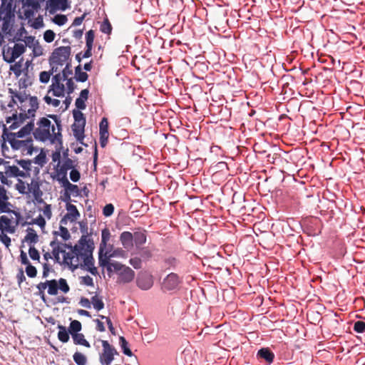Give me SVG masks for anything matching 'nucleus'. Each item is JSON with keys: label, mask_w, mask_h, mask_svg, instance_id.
<instances>
[{"label": "nucleus", "mask_w": 365, "mask_h": 365, "mask_svg": "<svg viewBox=\"0 0 365 365\" xmlns=\"http://www.w3.org/2000/svg\"><path fill=\"white\" fill-rule=\"evenodd\" d=\"M90 242H93V240L87 239L86 235H82L78 244L72 247L71 252L65 253L63 264L68 266L72 271L78 269L80 264V259L83 258L86 253V248L88 247Z\"/></svg>", "instance_id": "nucleus-1"}, {"label": "nucleus", "mask_w": 365, "mask_h": 365, "mask_svg": "<svg viewBox=\"0 0 365 365\" xmlns=\"http://www.w3.org/2000/svg\"><path fill=\"white\" fill-rule=\"evenodd\" d=\"M71 53L70 46H60L55 48L49 57V64H57L62 66L69 58Z\"/></svg>", "instance_id": "nucleus-2"}, {"label": "nucleus", "mask_w": 365, "mask_h": 365, "mask_svg": "<svg viewBox=\"0 0 365 365\" xmlns=\"http://www.w3.org/2000/svg\"><path fill=\"white\" fill-rule=\"evenodd\" d=\"M94 248V242H90V245L86 248V253L82 258L83 264H80L79 266L81 268H86L91 274L96 275L98 270L94 266V258L93 257Z\"/></svg>", "instance_id": "nucleus-3"}, {"label": "nucleus", "mask_w": 365, "mask_h": 365, "mask_svg": "<svg viewBox=\"0 0 365 365\" xmlns=\"http://www.w3.org/2000/svg\"><path fill=\"white\" fill-rule=\"evenodd\" d=\"M103 353L100 354L99 360L101 365H110L115 355H118L117 350L111 346L108 341L102 340Z\"/></svg>", "instance_id": "nucleus-4"}, {"label": "nucleus", "mask_w": 365, "mask_h": 365, "mask_svg": "<svg viewBox=\"0 0 365 365\" xmlns=\"http://www.w3.org/2000/svg\"><path fill=\"white\" fill-rule=\"evenodd\" d=\"M73 168V161L70 158L65 159L61 165L59 164V166L57 165L56 172L58 181L63 183L68 180L67 178V172L68 170H72Z\"/></svg>", "instance_id": "nucleus-5"}, {"label": "nucleus", "mask_w": 365, "mask_h": 365, "mask_svg": "<svg viewBox=\"0 0 365 365\" xmlns=\"http://www.w3.org/2000/svg\"><path fill=\"white\" fill-rule=\"evenodd\" d=\"M113 245H109L107 250L98 255L99 265H105L108 264L107 259H110L112 257H123L124 251L118 248L112 251Z\"/></svg>", "instance_id": "nucleus-6"}, {"label": "nucleus", "mask_w": 365, "mask_h": 365, "mask_svg": "<svg viewBox=\"0 0 365 365\" xmlns=\"http://www.w3.org/2000/svg\"><path fill=\"white\" fill-rule=\"evenodd\" d=\"M63 81V76L61 73H56L52 78V84L51 85V90L53 91V95L56 97H63L65 92V86L61 81Z\"/></svg>", "instance_id": "nucleus-7"}, {"label": "nucleus", "mask_w": 365, "mask_h": 365, "mask_svg": "<svg viewBox=\"0 0 365 365\" xmlns=\"http://www.w3.org/2000/svg\"><path fill=\"white\" fill-rule=\"evenodd\" d=\"M11 14V4L7 0H1L0 7V21L3 20L2 29L6 31L9 27V19Z\"/></svg>", "instance_id": "nucleus-8"}, {"label": "nucleus", "mask_w": 365, "mask_h": 365, "mask_svg": "<svg viewBox=\"0 0 365 365\" xmlns=\"http://www.w3.org/2000/svg\"><path fill=\"white\" fill-rule=\"evenodd\" d=\"M180 282L178 275L175 273L169 274L163 282V289L172 291L177 289Z\"/></svg>", "instance_id": "nucleus-9"}, {"label": "nucleus", "mask_w": 365, "mask_h": 365, "mask_svg": "<svg viewBox=\"0 0 365 365\" xmlns=\"http://www.w3.org/2000/svg\"><path fill=\"white\" fill-rule=\"evenodd\" d=\"M135 272L130 267L124 266L122 270L118 273V282L126 284L134 279Z\"/></svg>", "instance_id": "nucleus-10"}, {"label": "nucleus", "mask_w": 365, "mask_h": 365, "mask_svg": "<svg viewBox=\"0 0 365 365\" xmlns=\"http://www.w3.org/2000/svg\"><path fill=\"white\" fill-rule=\"evenodd\" d=\"M136 283L137 286L140 289L143 290H148L152 287L153 281L150 275L143 274L138 277Z\"/></svg>", "instance_id": "nucleus-11"}, {"label": "nucleus", "mask_w": 365, "mask_h": 365, "mask_svg": "<svg viewBox=\"0 0 365 365\" xmlns=\"http://www.w3.org/2000/svg\"><path fill=\"white\" fill-rule=\"evenodd\" d=\"M257 357L265 361L267 364H271L274 359V354L269 347H263L258 350Z\"/></svg>", "instance_id": "nucleus-12"}, {"label": "nucleus", "mask_w": 365, "mask_h": 365, "mask_svg": "<svg viewBox=\"0 0 365 365\" xmlns=\"http://www.w3.org/2000/svg\"><path fill=\"white\" fill-rule=\"evenodd\" d=\"M49 13L53 14L57 10L65 11L68 7L67 0H48Z\"/></svg>", "instance_id": "nucleus-13"}, {"label": "nucleus", "mask_w": 365, "mask_h": 365, "mask_svg": "<svg viewBox=\"0 0 365 365\" xmlns=\"http://www.w3.org/2000/svg\"><path fill=\"white\" fill-rule=\"evenodd\" d=\"M120 241L125 250H130L133 247V234L128 231L123 232L120 235Z\"/></svg>", "instance_id": "nucleus-14"}, {"label": "nucleus", "mask_w": 365, "mask_h": 365, "mask_svg": "<svg viewBox=\"0 0 365 365\" xmlns=\"http://www.w3.org/2000/svg\"><path fill=\"white\" fill-rule=\"evenodd\" d=\"M26 51V46L22 43H15L13 48H11V55L9 61H15Z\"/></svg>", "instance_id": "nucleus-15"}, {"label": "nucleus", "mask_w": 365, "mask_h": 365, "mask_svg": "<svg viewBox=\"0 0 365 365\" xmlns=\"http://www.w3.org/2000/svg\"><path fill=\"white\" fill-rule=\"evenodd\" d=\"M110 237V232L108 228H104L101 232V242L99 246L98 255L108 249L107 242Z\"/></svg>", "instance_id": "nucleus-16"}, {"label": "nucleus", "mask_w": 365, "mask_h": 365, "mask_svg": "<svg viewBox=\"0 0 365 365\" xmlns=\"http://www.w3.org/2000/svg\"><path fill=\"white\" fill-rule=\"evenodd\" d=\"M146 235L145 230H140L133 233V244L137 249H140L141 246L146 242Z\"/></svg>", "instance_id": "nucleus-17"}, {"label": "nucleus", "mask_w": 365, "mask_h": 365, "mask_svg": "<svg viewBox=\"0 0 365 365\" xmlns=\"http://www.w3.org/2000/svg\"><path fill=\"white\" fill-rule=\"evenodd\" d=\"M71 129L73 133L74 137L76 138V140L78 141L80 143L86 145L83 143V139L85 138L84 131L85 128L83 125H77L73 124L71 125Z\"/></svg>", "instance_id": "nucleus-18"}, {"label": "nucleus", "mask_w": 365, "mask_h": 365, "mask_svg": "<svg viewBox=\"0 0 365 365\" xmlns=\"http://www.w3.org/2000/svg\"><path fill=\"white\" fill-rule=\"evenodd\" d=\"M0 222L2 225V229L0 230L1 232H6L9 233H14L15 232V227L11 225V220L6 215L0 217Z\"/></svg>", "instance_id": "nucleus-19"}, {"label": "nucleus", "mask_w": 365, "mask_h": 365, "mask_svg": "<svg viewBox=\"0 0 365 365\" xmlns=\"http://www.w3.org/2000/svg\"><path fill=\"white\" fill-rule=\"evenodd\" d=\"M33 142L31 138H29L25 140H16V138H11L9 140V144L13 150H17L22 148H25L29 144H31Z\"/></svg>", "instance_id": "nucleus-20"}, {"label": "nucleus", "mask_w": 365, "mask_h": 365, "mask_svg": "<svg viewBox=\"0 0 365 365\" xmlns=\"http://www.w3.org/2000/svg\"><path fill=\"white\" fill-rule=\"evenodd\" d=\"M66 210L68 212L66 215V218H71V222H75L80 217V212L77 210V207L71 203H68L66 205Z\"/></svg>", "instance_id": "nucleus-21"}, {"label": "nucleus", "mask_w": 365, "mask_h": 365, "mask_svg": "<svg viewBox=\"0 0 365 365\" xmlns=\"http://www.w3.org/2000/svg\"><path fill=\"white\" fill-rule=\"evenodd\" d=\"M34 136L36 140L44 142L51 137L50 130L36 128L34 132Z\"/></svg>", "instance_id": "nucleus-22"}, {"label": "nucleus", "mask_w": 365, "mask_h": 365, "mask_svg": "<svg viewBox=\"0 0 365 365\" xmlns=\"http://www.w3.org/2000/svg\"><path fill=\"white\" fill-rule=\"evenodd\" d=\"M26 232L27 234L24 239V242H26L29 245L36 244L38 240V236L36 231L31 227H28Z\"/></svg>", "instance_id": "nucleus-23"}, {"label": "nucleus", "mask_w": 365, "mask_h": 365, "mask_svg": "<svg viewBox=\"0 0 365 365\" xmlns=\"http://www.w3.org/2000/svg\"><path fill=\"white\" fill-rule=\"evenodd\" d=\"M34 123L33 121L28 123L24 127H22L18 132H16L17 138H21L29 135L34 130Z\"/></svg>", "instance_id": "nucleus-24"}, {"label": "nucleus", "mask_w": 365, "mask_h": 365, "mask_svg": "<svg viewBox=\"0 0 365 365\" xmlns=\"http://www.w3.org/2000/svg\"><path fill=\"white\" fill-rule=\"evenodd\" d=\"M58 329H59L58 333V339L63 343H66L69 340V331H67L66 328L63 325L58 324Z\"/></svg>", "instance_id": "nucleus-25"}, {"label": "nucleus", "mask_w": 365, "mask_h": 365, "mask_svg": "<svg viewBox=\"0 0 365 365\" xmlns=\"http://www.w3.org/2000/svg\"><path fill=\"white\" fill-rule=\"evenodd\" d=\"M71 336L75 344L82 345L88 348L91 346L89 342L85 339V336L83 334L77 333Z\"/></svg>", "instance_id": "nucleus-26"}, {"label": "nucleus", "mask_w": 365, "mask_h": 365, "mask_svg": "<svg viewBox=\"0 0 365 365\" xmlns=\"http://www.w3.org/2000/svg\"><path fill=\"white\" fill-rule=\"evenodd\" d=\"M29 105L31 108L28 110V114L34 117L36 111L38 109V101L36 96H29Z\"/></svg>", "instance_id": "nucleus-27"}, {"label": "nucleus", "mask_w": 365, "mask_h": 365, "mask_svg": "<svg viewBox=\"0 0 365 365\" xmlns=\"http://www.w3.org/2000/svg\"><path fill=\"white\" fill-rule=\"evenodd\" d=\"M75 78L78 82H86L88 78L87 73L82 71L81 65L75 68Z\"/></svg>", "instance_id": "nucleus-28"}, {"label": "nucleus", "mask_w": 365, "mask_h": 365, "mask_svg": "<svg viewBox=\"0 0 365 365\" xmlns=\"http://www.w3.org/2000/svg\"><path fill=\"white\" fill-rule=\"evenodd\" d=\"M61 184L62 186L65 187L66 190L69 192L71 194H73L75 196H78L80 195V190L78 185L71 184L68 180H66L65 182Z\"/></svg>", "instance_id": "nucleus-29"}, {"label": "nucleus", "mask_w": 365, "mask_h": 365, "mask_svg": "<svg viewBox=\"0 0 365 365\" xmlns=\"http://www.w3.org/2000/svg\"><path fill=\"white\" fill-rule=\"evenodd\" d=\"M3 139H4V142L1 145L2 146V149L4 150V148H6V145L5 144V140L6 139L8 140V142L9 143V140L11 139V138H17V134L16 133H13V132H9L8 131V128H6V126L5 125H3Z\"/></svg>", "instance_id": "nucleus-30"}, {"label": "nucleus", "mask_w": 365, "mask_h": 365, "mask_svg": "<svg viewBox=\"0 0 365 365\" xmlns=\"http://www.w3.org/2000/svg\"><path fill=\"white\" fill-rule=\"evenodd\" d=\"M48 294L50 295H56L58 290V280H47Z\"/></svg>", "instance_id": "nucleus-31"}, {"label": "nucleus", "mask_w": 365, "mask_h": 365, "mask_svg": "<svg viewBox=\"0 0 365 365\" xmlns=\"http://www.w3.org/2000/svg\"><path fill=\"white\" fill-rule=\"evenodd\" d=\"M119 344H120V348L122 349V351L125 355H126L128 356H131L133 355V353L128 346V342L125 339V337H123V336L119 337Z\"/></svg>", "instance_id": "nucleus-32"}, {"label": "nucleus", "mask_w": 365, "mask_h": 365, "mask_svg": "<svg viewBox=\"0 0 365 365\" xmlns=\"http://www.w3.org/2000/svg\"><path fill=\"white\" fill-rule=\"evenodd\" d=\"M27 190L29 193L31 192L33 195L38 194V192L41 191L39 182L37 180L32 179L31 184H27Z\"/></svg>", "instance_id": "nucleus-33"}, {"label": "nucleus", "mask_w": 365, "mask_h": 365, "mask_svg": "<svg viewBox=\"0 0 365 365\" xmlns=\"http://www.w3.org/2000/svg\"><path fill=\"white\" fill-rule=\"evenodd\" d=\"M47 280L44 282H40L36 285V288L38 289V292L36 293V295L39 296L40 298L46 302V294H45V289L47 287Z\"/></svg>", "instance_id": "nucleus-34"}, {"label": "nucleus", "mask_w": 365, "mask_h": 365, "mask_svg": "<svg viewBox=\"0 0 365 365\" xmlns=\"http://www.w3.org/2000/svg\"><path fill=\"white\" fill-rule=\"evenodd\" d=\"M82 326L79 321L73 320L70 323L68 327L69 333L73 335L78 333L81 330Z\"/></svg>", "instance_id": "nucleus-35"}, {"label": "nucleus", "mask_w": 365, "mask_h": 365, "mask_svg": "<svg viewBox=\"0 0 365 365\" xmlns=\"http://www.w3.org/2000/svg\"><path fill=\"white\" fill-rule=\"evenodd\" d=\"M73 361L77 365H86L87 363L86 356L82 353L76 351L73 356Z\"/></svg>", "instance_id": "nucleus-36"}, {"label": "nucleus", "mask_w": 365, "mask_h": 365, "mask_svg": "<svg viewBox=\"0 0 365 365\" xmlns=\"http://www.w3.org/2000/svg\"><path fill=\"white\" fill-rule=\"evenodd\" d=\"M91 304L93 308L97 311H100L104 308V302L101 298H99L97 295L91 297Z\"/></svg>", "instance_id": "nucleus-37"}, {"label": "nucleus", "mask_w": 365, "mask_h": 365, "mask_svg": "<svg viewBox=\"0 0 365 365\" xmlns=\"http://www.w3.org/2000/svg\"><path fill=\"white\" fill-rule=\"evenodd\" d=\"M19 172V168L15 165H8L5 168V175L6 177L12 178L17 177V173Z\"/></svg>", "instance_id": "nucleus-38"}, {"label": "nucleus", "mask_w": 365, "mask_h": 365, "mask_svg": "<svg viewBox=\"0 0 365 365\" xmlns=\"http://www.w3.org/2000/svg\"><path fill=\"white\" fill-rule=\"evenodd\" d=\"M15 188L20 194L25 195L29 194L27 186H26L25 182L21 179H18V182L15 185Z\"/></svg>", "instance_id": "nucleus-39"}, {"label": "nucleus", "mask_w": 365, "mask_h": 365, "mask_svg": "<svg viewBox=\"0 0 365 365\" xmlns=\"http://www.w3.org/2000/svg\"><path fill=\"white\" fill-rule=\"evenodd\" d=\"M9 197L6 200H1L0 201V212L1 213H9L11 212L10 206L11 204L9 202Z\"/></svg>", "instance_id": "nucleus-40"}, {"label": "nucleus", "mask_w": 365, "mask_h": 365, "mask_svg": "<svg viewBox=\"0 0 365 365\" xmlns=\"http://www.w3.org/2000/svg\"><path fill=\"white\" fill-rule=\"evenodd\" d=\"M60 253L63 254V255H65V253H66V250L63 249V248H61V249H53V250H52V258L54 259V261L56 262V263H58V264H62L63 262H61L60 261Z\"/></svg>", "instance_id": "nucleus-41"}, {"label": "nucleus", "mask_w": 365, "mask_h": 365, "mask_svg": "<svg viewBox=\"0 0 365 365\" xmlns=\"http://www.w3.org/2000/svg\"><path fill=\"white\" fill-rule=\"evenodd\" d=\"M67 20L68 19L66 15L56 14L53 19V22L58 26H63L66 23Z\"/></svg>", "instance_id": "nucleus-42"}, {"label": "nucleus", "mask_w": 365, "mask_h": 365, "mask_svg": "<svg viewBox=\"0 0 365 365\" xmlns=\"http://www.w3.org/2000/svg\"><path fill=\"white\" fill-rule=\"evenodd\" d=\"M34 163L41 166H43L46 163V155L43 150L34 158Z\"/></svg>", "instance_id": "nucleus-43"}, {"label": "nucleus", "mask_w": 365, "mask_h": 365, "mask_svg": "<svg viewBox=\"0 0 365 365\" xmlns=\"http://www.w3.org/2000/svg\"><path fill=\"white\" fill-rule=\"evenodd\" d=\"M19 84L22 88H27L31 85V80L29 76L28 70L24 73V77L20 78Z\"/></svg>", "instance_id": "nucleus-44"}, {"label": "nucleus", "mask_w": 365, "mask_h": 365, "mask_svg": "<svg viewBox=\"0 0 365 365\" xmlns=\"http://www.w3.org/2000/svg\"><path fill=\"white\" fill-rule=\"evenodd\" d=\"M99 133H108V121L106 118H103L99 124Z\"/></svg>", "instance_id": "nucleus-45"}, {"label": "nucleus", "mask_w": 365, "mask_h": 365, "mask_svg": "<svg viewBox=\"0 0 365 365\" xmlns=\"http://www.w3.org/2000/svg\"><path fill=\"white\" fill-rule=\"evenodd\" d=\"M100 30L101 32L107 34H109L111 32L112 26L107 19H105L101 24Z\"/></svg>", "instance_id": "nucleus-46"}, {"label": "nucleus", "mask_w": 365, "mask_h": 365, "mask_svg": "<svg viewBox=\"0 0 365 365\" xmlns=\"http://www.w3.org/2000/svg\"><path fill=\"white\" fill-rule=\"evenodd\" d=\"M58 289L61 290L64 293H67L70 290V287L67 283V281L63 278H60L58 280Z\"/></svg>", "instance_id": "nucleus-47"}, {"label": "nucleus", "mask_w": 365, "mask_h": 365, "mask_svg": "<svg viewBox=\"0 0 365 365\" xmlns=\"http://www.w3.org/2000/svg\"><path fill=\"white\" fill-rule=\"evenodd\" d=\"M16 163L20 165L26 172L31 170V160H16Z\"/></svg>", "instance_id": "nucleus-48"}, {"label": "nucleus", "mask_w": 365, "mask_h": 365, "mask_svg": "<svg viewBox=\"0 0 365 365\" xmlns=\"http://www.w3.org/2000/svg\"><path fill=\"white\" fill-rule=\"evenodd\" d=\"M353 329L356 333H364L365 331V322L363 321L354 322Z\"/></svg>", "instance_id": "nucleus-49"}, {"label": "nucleus", "mask_w": 365, "mask_h": 365, "mask_svg": "<svg viewBox=\"0 0 365 365\" xmlns=\"http://www.w3.org/2000/svg\"><path fill=\"white\" fill-rule=\"evenodd\" d=\"M24 5L31 7L34 10H38L40 8L39 0H22Z\"/></svg>", "instance_id": "nucleus-50"}, {"label": "nucleus", "mask_w": 365, "mask_h": 365, "mask_svg": "<svg viewBox=\"0 0 365 365\" xmlns=\"http://www.w3.org/2000/svg\"><path fill=\"white\" fill-rule=\"evenodd\" d=\"M55 33L52 30H46L43 34V39L47 43H51L55 38Z\"/></svg>", "instance_id": "nucleus-51"}, {"label": "nucleus", "mask_w": 365, "mask_h": 365, "mask_svg": "<svg viewBox=\"0 0 365 365\" xmlns=\"http://www.w3.org/2000/svg\"><path fill=\"white\" fill-rule=\"evenodd\" d=\"M94 31L89 30L86 34V46H93V40H94Z\"/></svg>", "instance_id": "nucleus-52"}, {"label": "nucleus", "mask_w": 365, "mask_h": 365, "mask_svg": "<svg viewBox=\"0 0 365 365\" xmlns=\"http://www.w3.org/2000/svg\"><path fill=\"white\" fill-rule=\"evenodd\" d=\"M26 273L29 277L34 278L37 274V269L34 266L29 264L26 267Z\"/></svg>", "instance_id": "nucleus-53"}, {"label": "nucleus", "mask_w": 365, "mask_h": 365, "mask_svg": "<svg viewBox=\"0 0 365 365\" xmlns=\"http://www.w3.org/2000/svg\"><path fill=\"white\" fill-rule=\"evenodd\" d=\"M33 47V53L35 57H38L42 56L43 53V48L39 45L38 41L34 44Z\"/></svg>", "instance_id": "nucleus-54"}, {"label": "nucleus", "mask_w": 365, "mask_h": 365, "mask_svg": "<svg viewBox=\"0 0 365 365\" xmlns=\"http://www.w3.org/2000/svg\"><path fill=\"white\" fill-rule=\"evenodd\" d=\"M29 257L33 260L38 261L40 259L39 252L34 246H30L29 250Z\"/></svg>", "instance_id": "nucleus-55"}, {"label": "nucleus", "mask_w": 365, "mask_h": 365, "mask_svg": "<svg viewBox=\"0 0 365 365\" xmlns=\"http://www.w3.org/2000/svg\"><path fill=\"white\" fill-rule=\"evenodd\" d=\"M71 63H67L65 68L62 71L63 81H66L68 76L73 73L72 70L71 69Z\"/></svg>", "instance_id": "nucleus-56"}, {"label": "nucleus", "mask_w": 365, "mask_h": 365, "mask_svg": "<svg viewBox=\"0 0 365 365\" xmlns=\"http://www.w3.org/2000/svg\"><path fill=\"white\" fill-rule=\"evenodd\" d=\"M114 212V206L113 204H107L103 210V214L106 217H110Z\"/></svg>", "instance_id": "nucleus-57"}, {"label": "nucleus", "mask_w": 365, "mask_h": 365, "mask_svg": "<svg viewBox=\"0 0 365 365\" xmlns=\"http://www.w3.org/2000/svg\"><path fill=\"white\" fill-rule=\"evenodd\" d=\"M29 224H36L40 227L43 228L46 225V220L41 215H39L36 218L34 219L31 222H29Z\"/></svg>", "instance_id": "nucleus-58"}, {"label": "nucleus", "mask_w": 365, "mask_h": 365, "mask_svg": "<svg viewBox=\"0 0 365 365\" xmlns=\"http://www.w3.org/2000/svg\"><path fill=\"white\" fill-rule=\"evenodd\" d=\"M51 75H52V72L42 71L39 76V81L43 83H46L49 81Z\"/></svg>", "instance_id": "nucleus-59"}, {"label": "nucleus", "mask_w": 365, "mask_h": 365, "mask_svg": "<svg viewBox=\"0 0 365 365\" xmlns=\"http://www.w3.org/2000/svg\"><path fill=\"white\" fill-rule=\"evenodd\" d=\"M59 230H60V232H61V236L63 238V240L64 241L68 240L71 237V235H70L68 229L66 227H65L64 226L60 225Z\"/></svg>", "instance_id": "nucleus-60"}, {"label": "nucleus", "mask_w": 365, "mask_h": 365, "mask_svg": "<svg viewBox=\"0 0 365 365\" xmlns=\"http://www.w3.org/2000/svg\"><path fill=\"white\" fill-rule=\"evenodd\" d=\"M80 178H81L80 172L73 168L71 170V171L70 172V179L73 182H76L80 180Z\"/></svg>", "instance_id": "nucleus-61"}, {"label": "nucleus", "mask_w": 365, "mask_h": 365, "mask_svg": "<svg viewBox=\"0 0 365 365\" xmlns=\"http://www.w3.org/2000/svg\"><path fill=\"white\" fill-rule=\"evenodd\" d=\"M165 263L169 267L175 268L178 266L179 262L176 258L170 257L165 259Z\"/></svg>", "instance_id": "nucleus-62"}, {"label": "nucleus", "mask_w": 365, "mask_h": 365, "mask_svg": "<svg viewBox=\"0 0 365 365\" xmlns=\"http://www.w3.org/2000/svg\"><path fill=\"white\" fill-rule=\"evenodd\" d=\"M130 264L136 269L141 268L142 260L139 257H133L130 259Z\"/></svg>", "instance_id": "nucleus-63"}, {"label": "nucleus", "mask_w": 365, "mask_h": 365, "mask_svg": "<svg viewBox=\"0 0 365 365\" xmlns=\"http://www.w3.org/2000/svg\"><path fill=\"white\" fill-rule=\"evenodd\" d=\"M73 116L74 118V121H82L83 120H86V117L84 114L78 110H73Z\"/></svg>", "instance_id": "nucleus-64"}]
</instances>
